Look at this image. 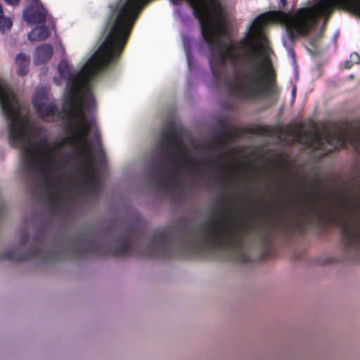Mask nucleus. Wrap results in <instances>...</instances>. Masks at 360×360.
Instances as JSON below:
<instances>
[{
  "mask_svg": "<svg viewBox=\"0 0 360 360\" xmlns=\"http://www.w3.org/2000/svg\"><path fill=\"white\" fill-rule=\"evenodd\" d=\"M219 212L202 225L205 235L194 236L179 233L166 228L155 232L148 244L142 248L141 238L132 241L131 231L127 229L121 234L108 239L105 236H74L70 240V255L77 258L88 256L96 257H113L158 258L203 257L213 252H221L227 255L228 260L248 264L252 259L246 250V236L241 231L233 228L234 223L230 214L231 201L222 198Z\"/></svg>",
  "mask_w": 360,
  "mask_h": 360,
  "instance_id": "f257e3e1",
  "label": "nucleus"
},
{
  "mask_svg": "<svg viewBox=\"0 0 360 360\" xmlns=\"http://www.w3.org/2000/svg\"><path fill=\"white\" fill-rule=\"evenodd\" d=\"M109 8L110 13L104 28L106 37L83 68L73 74L67 60L58 64L59 75L68 80L70 86L62 109L63 117L69 122L68 127L94 122L88 120L85 113V109L94 110L96 107L88 83L118 60L136 22L131 0H118Z\"/></svg>",
  "mask_w": 360,
  "mask_h": 360,
  "instance_id": "f03ea898",
  "label": "nucleus"
},
{
  "mask_svg": "<svg viewBox=\"0 0 360 360\" xmlns=\"http://www.w3.org/2000/svg\"><path fill=\"white\" fill-rule=\"evenodd\" d=\"M0 104L5 118L9 121L8 139L13 147H22L24 156L23 164L25 169L32 173H40L45 180L49 204L52 207L59 205L60 198L58 194L51 191L56 189L51 178L52 169L57 162L52 155L44 149H38L34 144L27 131V121L20 117L19 101L5 81L0 78Z\"/></svg>",
  "mask_w": 360,
  "mask_h": 360,
  "instance_id": "7ed1b4c3",
  "label": "nucleus"
},
{
  "mask_svg": "<svg viewBox=\"0 0 360 360\" xmlns=\"http://www.w3.org/2000/svg\"><path fill=\"white\" fill-rule=\"evenodd\" d=\"M335 8L345 10L360 18V0H319L314 6L300 8L294 13L274 11L261 14L253 24V33L256 37L262 38L264 27L271 21H277L284 25L289 40L294 42L308 36L322 17L324 20L321 31H324Z\"/></svg>",
  "mask_w": 360,
  "mask_h": 360,
  "instance_id": "20e7f679",
  "label": "nucleus"
},
{
  "mask_svg": "<svg viewBox=\"0 0 360 360\" xmlns=\"http://www.w3.org/2000/svg\"><path fill=\"white\" fill-rule=\"evenodd\" d=\"M93 124L94 122H91L85 124L68 127V131L72 136L59 142H54L52 145L48 143L46 139H41L37 143L38 149H44L49 153L56 152L68 143L75 146V153L79 162V172L82 176L80 187L89 191H94L99 183L94 162V149L87 139Z\"/></svg>",
  "mask_w": 360,
  "mask_h": 360,
  "instance_id": "39448f33",
  "label": "nucleus"
},
{
  "mask_svg": "<svg viewBox=\"0 0 360 360\" xmlns=\"http://www.w3.org/2000/svg\"><path fill=\"white\" fill-rule=\"evenodd\" d=\"M353 130L352 124L348 121L342 122L340 127L333 122L330 128L325 127L322 133L317 130L305 132L304 136L307 138L306 144L310 148L322 151L323 157L338 149L345 148L346 144L360 152V131L353 133Z\"/></svg>",
  "mask_w": 360,
  "mask_h": 360,
  "instance_id": "423d86ee",
  "label": "nucleus"
},
{
  "mask_svg": "<svg viewBox=\"0 0 360 360\" xmlns=\"http://www.w3.org/2000/svg\"><path fill=\"white\" fill-rule=\"evenodd\" d=\"M159 147L162 155L174 164L171 173L164 176L162 171L158 170V176L155 179L156 186L166 191L171 188L169 181H175L179 177V168L181 163H186V166L191 170H195L198 163L191 158L188 151L178 142L177 131L173 123L168 124L166 129L162 132Z\"/></svg>",
  "mask_w": 360,
  "mask_h": 360,
  "instance_id": "0eeeda50",
  "label": "nucleus"
},
{
  "mask_svg": "<svg viewBox=\"0 0 360 360\" xmlns=\"http://www.w3.org/2000/svg\"><path fill=\"white\" fill-rule=\"evenodd\" d=\"M323 181L320 178H314L311 186L314 191V195H311L307 201L309 206L302 210V219L292 221L291 217L287 220V226L292 231H298L304 233L306 225L312 224H320L323 221L326 215V208L323 202H318L316 197H321L322 194V186Z\"/></svg>",
  "mask_w": 360,
  "mask_h": 360,
  "instance_id": "6e6552de",
  "label": "nucleus"
},
{
  "mask_svg": "<svg viewBox=\"0 0 360 360\" xmlns=\"http://www.w3.org/2000/svg\"><path fill=\"white\" fill-rule=\"evenodd\" d=\"M338 228L341 231L344 252L353 260L360 259V221L351 223L342 217L337 219Z\"/></svg>",
  "mask_w": 360,
  "mask_h": 360,
  "instance_id": "1a4fd4ad",
  "label": "nucleus"
},
{
  "mask_svg": "<svg viewBox=\"0 0 360 360\" xmlns=\"http://www.w3.org/2000/svg\"><path fill=\"white\" fill-rule=\"evenodd\" d=\"M218 127L221 131L212 140V143L217 148L221 149L226 146L225 140H233L241 136L240 129L236 127L231 129L227 128V122L224 119H220L218 121Z\"/></svg>",
  "mask_w": 360,
  "mask_h": 360,
  "instance_id": "9d476101",
  "label": "nucleus"
},
{
  "mask_svg": "<svg viewBox=\"0 0 360 360\" xmlns=\"http://www.w3.org/2000/svg\"><path fill=\"white\" fill-rule=\"evenodd\" d=\"M53 50L49 44H43L38 46L34 51V61L37 65L46 63L52 57Z\"/></svg>",
  "mask_w": 360,
  "mask_h": 360,
  "instance_id": "9b49d317",
  "label": "nucleus"
},
{
  "mask_svg": "<svg viewBox=\"0 0 360 360\" xmlns=\"http://www.w3.org/2000/svg\"><path fill=\"white\" fill-rule=\"evenodd\" d=\"M262 245L264 248V250L262 254V259H266L271 257L273 253V248L271 245V233L268 230H263L260 236Z\"/></svg>",
  "mask_w": 360,
  "mask_h": 360,
  "instance_id": "f8f14e48",
  "label": "nucleus"
},
{
  "mask_svg": "<svg viewBox=\"0 0 360 360\" xmlns=\"http://www.w3.org/2000/svg\"><path fill=\"white\" fill-rule=\"evenodd\" d=\"M50 35V32L44 25L34 28L28 34V39L31 41H44Z\"/></svg>",
  "mask_w": 360,
  "mask_h": 360,
  "instance_id": "ddd939ff",
  "label": "nucleus"
},
{
  "mask_svg": "<svg viewBox=\"0 0 360 360\" xmlns=\"http://www.w3.org/2000/svg\"><path fill=\"white\" fill-rule=\"evenodd\" d=\"M30 62V58L23 53H20L16 56L15 63L18 65V74L19 75L25 76L27 74Z\"/></svg>",
  "mask_w": 360,
  "mask_h": 360,
  "instance_id": "4468645a",
  "label": "nucleus"
},
{
  "mask_svg": "<svg viewBox=\"0 0 360 360\" xmlns=\"http://www.w3.org/2000/svg\"><path fill=\"white\" fill-rule=\"evenodd\" d=\"M36 112L39 116L45 119L55 116L58 112V108L54 103L51 102L46 106L44 105L39 110H36Z\"/></svg>",
  "mask_w": 360,
  "mask_h": 360,
  "instance_id": "2eb2a0df",
  "label": "nucleus"
},
{
  "mask_svg": "<svg viewBox=\"0 0 360 360\" xmlns=\"http://www.w3.org/2000/svg\"><path fill=\"white\" fill-rule=\"evenodd\" d=\"M48 101V96L43 90L37 91L32 98L33 106L35 110H39L40 108L42 107Z\"/></svg>",
  "mask_w": 360,
  "mask_h": 360,
  "instance_id": "dca6fc26",
  "label": "nucleus"
},
{
  "mask_svg": "<svg viewBox=\"0 0 360 360\" xmlns=\"http://www.w3.org/2000/svg\"><path fill=\"white\" fill-rule=\"evenodd\" d=\"M252 132L264 136H271L272 134V129L269 126L257 125L252 129Z\"/></svg>",
  "mask_w": 360,
  "mask_h": 360,
  "instance_id": "f3484780",
  "label": "nucleus"
},
{
  "mask_svg": "<svg viewBox=\"0 0 360 360\" xmlns=\"http://www.w3.org/2000/svg\"><path fill=\"white\" fill-rule=\"evenodd\" d=\"M262 212L265 215L270 216L273 219L275 218V213L272 212V210L269 208V207L264 206V203L262 202Z\"/></svg>",
  "mask_w": 360,
  "mask_h": 360,
  "instance_id": "a211bd4d",
  "label": "nucleus"
},
{
  "mask_svg": "<svg viewBox=\"0 0 360 360\" xmlns=\"http://www.w3.org/2000/svg\"><path fill=\"white\" fill-rule=\"evenodd\" d=\"M353 64H359L360 63V56L359 55L356 53V52H354V53H352L351 55H350V60Z\"/></svg>",
  "mask_w": 360,
  "mask_h": 360,
  "instance_id": "6ab92c4d",
  "label": "nucleus"
},
{
  "mask_svg": "<svg viewBox=\"0 0 360 360\" xmlns=\"http://www.w3.org/2000/svg\"><path fill=\"white\" fill-rule=\"evenodd\" d=\"M29 238H30V236H29L28 233H27V232L23 233L20 236V245L22 246L25 243H27V242L29 240Z\"/></svg>",
  "mask_w": 360,
  "mask_h": 360,
  "instance_id": "aec40b11",
  "label": "nucleus"
},
{
  "mask_svg": "<svg viewBox=\"0 0 360 360\" xmlns=\"http://www.w3.org/2000/svg\"><path fill=\"white\" fill-rule=\"evenodd\" d=\"M1 27H0V32H4L6 30H9L12 25L6 26L5 23L4 22H1Z\"/></svg>",
  "mask_w": 360,
  "mask_h": 360,
  "instance_id": "412c9836",
  "label": "nucleus"
},
{
  "mask_svg": "<svg viewBox=\"0 0 360 360\" xmlns=\"http://www.w3.org/2000/svg\"><path fill=\"white\" fill-rule=\"evenodd\" d=\"M201 163L203 165H205V166H207L209 167H210L212 165V162L207 158H204Z\"/></svg>",
  "mask_w": 360,
  "mask_h": 360,
  "instance_id": "4be33fe9",
  "label": "nucleus"
},
{
  "mask_svg": "<svg viewBox=\"0 0 360 360\" xmlns=\"http://www.w3.org/2000/svg\"><path fill=\"white\" fill-rule=\"evenodd\" d=\"M8 4L12 6H16L19 4L20 0H5Z\"/></svg>",
  "mask_w": 360,
  "mask_h": 360,
  "instance_id": "5701e85b",
  "label": "nucleus"
},
{
  "mask_svg": "<svg viewBox=\"0 0 360 360\" xmlns=\"http://www.w3.org/2000/svg\"><path fill=\"white\" fill-rule=\"evenodd\" d=\"M229 155V153L227 151H224L221 154L219 155L218 158L219 159H224L228 158Z\"/></svg>",
  "mask_w": 360,
  "mask_h": 360,
  "instance_id": "b1692460",
  "label": "nucleus"
},
{
  "mask_svg": "<svg viewBox=\"0 0 360 360\" xmlns=\"http://www.w3.org/2000/svg\"><path fill=\"white\" fill-rule=\"evenodd\" d=\"M353 66V63L351 60H347L345 63V68L350 69Z\"/></svg>",
  "mask_w": 360,
  "mask_h": 360,
  "instance_id": "393cba45",
  "label": "nucleus"
},
{
  "mask_svg": "<svg viewBox=\"0 0 360 360\" xmlns=\"http://www.w3.org/2000/svg\"><path fill=\"white\" fill-rule=\"evenodd\" d=\"M317 39H317V38H316V37H315V38H314V39H311L310 40V42H309L310 45H311V46L314 47V48H315V47H316V46H317Z\"/></svg>",
  "mask_w": 360,
  "mask_h": 360,
  "instance_id": "a878e982",
  "label": "nucleus"
},
{
  "mask_svg": "<svg viewBox=\"0 0 360 360\" xmlns=\"http://www.w3.org/2000/svg\"><path fill=\"white\" fill-rule=\"evenodd\" d=\"M220 169H221V170H224V171H228V170H229V165H226V164H225V163H221V164L220 165Z\"/></svg>",
  "mask_w": 360,
  "mask_h": 360,
  "instance_id": "bb28decb",
  "label": "nucleus"
},
{
  "mask_svg": "<svg viewBox=\"0 0 360 360\" xmlns=\"http://www.w3.org/2000/svg\"><path fill=\"white\" fill-rule=\"evenodd\" d=\"M280 1L282 8H284L287 5V0H280Z\"/></svg>",
  "mask_w": 360,
  "mask_h": 360,
  "instance_id": "cd10ccee",
  "label": "nucleus"
},
{
  "mask_svg": "<svg viewBox=\"0 0 360 360\" xmlns=\"http://www.w3.org/2000/svg\"><path fill=\"white\" fill-rule=\"evenodd\" d=\"M323 32H324V31H321V30H319V34H317V36H316V38H317V39H318V38H321V37H322V36H323Z\"/></svg>",
  "mask_w": 360,
  "mask_h": 360,
  "instance_id": "c85d7f7f",
  "label": "nucleus"
},
{
  "mask_svg": "<svg viewBox=\"0 0 360 360\" xmlns=\"http://www.w3.org/2000/svg\"><path fill=\"white\" fill-rule=\"evenodd\" d=\"M295 93H296V88H295V86H294L292 89V95L293 97L295 96Z\"/></svg>",
  "mask_w": 360,
  "mask_h": 360,
  "instance_id": "c756f323",
  "label": "nucleus"
},
{
  "mask_svg": "<svg viewBox=\"0 0 360 360\" xmlns=\"http://www.w3.org/2000/svg\"><path fill=\"white\" fill-rule=\"evenodd\" d=\"M211 148H212V144H210V145H208V146H205V149H206V150H207L210 149Z\"/></svg>",
  "mask_w": 360,
  "mask_h": 360,
  "instance_id": "7c9ffc66",
  "label": "nucleus"
},
{
  "mask_svg": "<svg viewBox=\"0 0 360 360\" xmlns=\"http://www.w3.org/2000/svg\"><path fill=\"white\" fill-rule=\"evenodd\" d=\"M95 136L98 139H99V134L98 132L96 133Z\"/></svg>",
  "mask_w": 360,
  "mask_h": 360,
  "instance_id": "2f4dec72",
  "label": "nucleus"
},
{
  "mask_svg": "<svg viewBox=\"0 0 360 360\" xmlns=\"http://www.w3.org/2000/svg\"><path fill=\"white\" fill-rule=\"evenodd\" d=\"M338 202H339V204H340V205H341L343 204V202H342V200H340Z\"/></svg>",
  "mask_w": 360,
  "mask_h": 360,
  "instance_id": "473e14b6",
  "label": "nucleus"
},
{
  "mask_svg": "<svg viewBox=\"0 0 360 360\" xmlns=\"http://www.w3.org/2000/svg\"><path fill=\"white\" fill-rule=\"evenodd\" d=\"M334 209H335V211L338 210V207L336 206L334 207Z\"/></svg>",
  "mask_w": 360,
  "mask_h": 360,
  "instance_id": "72a5a7b5",
  "label": "nucleus"
},
{
  "mask_svg": "<svg viewBox=\"0 0 360 360\" xmlns=\"http://www.w3.org/2000/svg\"><path fill=\"white\" fill-rule=\"evenodd\" d=\"M188 63H190V58L188 56Z\"/></svg>",
  "mask_w": 360,
  "mask_h": 360,
  "instance_id": "f704fd0d",
  "label": "nucleus"
}]
</instances>
